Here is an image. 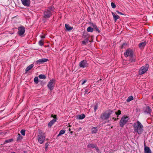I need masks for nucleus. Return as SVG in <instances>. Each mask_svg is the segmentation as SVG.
<instances>
[{
    "label": "nucleus",
    "mask_w": 153,
    "mask_h": 153,
    "mask_svg": "<svg viewBox=\"0 0 153 153\" xmlns=\"http://www.w3.org/2000/svg\"><path fill=\"white\" fill-rule=\"evenodd\" d=\"M133 127L135 132L139 134L142 133L143 130V126L139 121L134 123Z\"/></svg>",
    "instance_id": "f257e3e1"
},
{
    "label": "nucleus",
    "mask_w": 153,
    "mask_h": 153,
    "mask_svg": "<svg viewBox=\"0 0 153 153\" xmlns=\"http://www.w3.org/2000/svg\"><path fill=\"white\" fill-rule=\"evenodd\" d=\"M113 111L109 110L106 111L101 114L100 117L103 120H107L109 118L110 115L113 114Z\"/></svg>",
    "instance_id": "f03ea898"
},
{
    "label": "nucleus",
    "mask_w": 153,
    "mask_h": 153,
    "mask_svg": "<svg viewBox=\"0 0 153 153\" xmlns=\"http://www.w3.org/2000/svg\"><path fill=\"white\" fill-rule=\"evenodd\" d=\"M45 134L41 131H39L38 135V140L39 142L40 143H42L45 140Z\"/></svg>",
    "instance_id": "7ed1b4c3"
},
{
    "label": "nucleus",
    "mask_w": 153,
    "mask_h": 153,
    "mask_svg": "<svg viewBox=\"0 0 153 153\" xmlns=\"http://www.w3.org/2000/svg\"><path fill=\"white\" fill-rule=\"evenodd\" d=\"M128 120L127 116H124L122 117L120 122V125L123 127L124 125L128 122Z\"/></svg>",
    "instance_id": "20e7f679"
},
{
    "label": "nucleus",
    "mask_w": 153,
    "mask_h": 153,
    "mask_svg": "<svg viewBox=\"0 0 153 153\" xmlns=\"http://www.w3.org/2000/svg\"><path fill=\"white\" fill-rule=\"evenodd\" d=\"M149 68V65L146 64L144 66H142L139 71V74L142 75L145 73L147 71Z\"/></svg>",
    "instance_id": "39448f33"
},
{
    "label": "nucleus",
    "mask_w": 153,
    "mask_h": 153,
    "mask_svg": "<svg viewBox=\"0 0 153 153\" xmlns=\"http://www.w3.org/2000/svg\"><path fill=\"white\" fill-rule=\"evenodd\" d=\"M55 80L54 79H52L49 81L47 85L48 88L51 90L53 89L55 83Z\"/></svg>",
    "instance_id": "423d86ee"
},
{
    "label": "nucleus",
    "mask_w": 153,
    "mask_h": 153,
    "mask_svg": "<svg viewBox=\"0 0 153 153\" xmlns=\"http://www.w3.org/2000/svg\"><path fill=\"white\" fill-rule=\"evenodd\" d=\"M124 55L126 57L130 56L132 57L133 56V53L132 50L130 49H128L126 51V52L124 53Z\"/></svg>",
    "instance_id": "0eeeda50"
},
{
    "label": "nucleus",
    "mask_w": 153,
    "mask_h": 153,
    "mask_svg": "<svg viewBox=\"0 0 153 153\" xmlns=\"http://www.w3.org/2000/svg\"><path fill=\"white\" fill-rule=\"evenodd\" d=\"M51 117H53L54 119L51 120L48 124V126L50 127L56 121L57 119L56 118V115H53L52 114L51 115Z\"/></svg>",
    "instance_id": "6e6552de"
},
{
    "label": "nucleus",
    "mask_w": 153,
    "mask_h": 153,
    "mask_svg": "<svg viewBox=\"0 0 153 153\" xmlns=\"http://www.w3.org/2000/svg\"><path fill=\"white\" fill-rule=\"evenodd\" d=\"M52 11L53 10H51V11L47 10L45 11L44 13V17L49 18L52 15L51 11Z\"/></svg>",
    "instance_id": "1a4fd4ad"
},
{
    "label": "nucleus",
    "mask_w": 153,
    "mask_h": 153,
    "mask_svg": "<svg viewBox=\"0 0 153 153\" xmlns=\"http://www.w3.org/2000/svg\"><path fill=\"white\" fill-rule=\"evenodd\" d=\"M25 32V28L23 26H21L18 28V33L21 36L24 34Z\"/></svg>",
    "instance_id": "9d476101"
},
{
    "label": "nucleus",
    "mask_w": 153,
    "mask_h": 153,
    "mask_svg": "<svg viewBox=\"0 0 153 153\" xmlns=\"http://www.w3.org/2000/svg\"><path fill=\"white\" fill-rule=\"evenodd\" d=\"M22 3L23 5L29 7L30 5V0H21Z\"/></svg>",
    "instance_id": "9b49d317"
},
{
    "label": "nucleus",
    "mask_w": 153,
    "mask_h": 153,
    "mask_svg": "<svg viewBox=\"0 0 153 153\" xmlns=\"http://www.w3.org/2000/svg\"><path fill=\"white\" fill-rule=\"evenodd\" d=\"M88 64L85 60H83L79 62V65L80 67L85 68L87 66Z\"/></svg>",
    "instance_id": "f8f14e48"
},
{
    "label": "nucleus",
    "mask_w": 153,
    "mask_h": 153,
    "mask_svg": "<svg viewBox=\"0 0 153 153\" xmlns=\"http://www.w3.org/2000/svg\"><path fill=\"white\" fill-rule=\"evenodd\" d=\"M144 153H151V151L150 149L148 146L144 145Z\"/></svg>",
    "instance_id": "ddd939ff"
},
{
    "label": "nucleus",
    "mask_w": 153,
    "mask_h": 153,
    "mask_svg": "<svg viewBox=\"0 0 153 153\" xmlns=\"http://www.w3.org/2000/svg\"><path fill=\"white\" fill-rule=\"evenodd\" d=\"M48 60L47 59H40L36 61L37 64L41 63L43 62H47Z\"/></svg>",
    "instance_id": "4468645a"
},
{
    "label": "nucleus",
    "mask_w": 153,
    "mask_h": 153,
    "mask_svg": "<svg viewBox=\"0 0 153 153\" xmlns=\"http://www.w3.org/2000/svg\"><path fill=\"white\" fill-rule=\"evenodd\" d=\"M146 42H143L140 43L139 44V46L140 48L141 49H143L144 47L145 46Z\"/></svg>",
    "instance_id": "2eb2a0df"
},
{
    "label": "nucleus",
    "mask_w": 153,
    "mask_h": 153,
    "mask_svg": "<svg viewBox=\"0 0 153 153\" xmlns=\"http://www.w3.org/2000/svg\"><path fill=\"white\" fill-rule=\"evenodd\" d=\"M113 17L115 22L120 18V17L117 15H116L114 13H112Z\"/></svg>",
    "instance_id": "dca6fc26"
},
{
    "label": "nucleus",
    "mask_w": 153,
    "mask_h": 153,
    "mask_svg": "<svg viewBox=\"0 0 153 153\" xmlns=\"http://www.w3.org/2000/svg\"><path fill=\"white\" fill-rule=\"evenodd\" d=\"M65 27L66 29L68 31L72 30L73 28V27H71L69 25L67 24H65Z\"/></svg>",
    "instance_id": "f3484780"
},
{
    "label": "nucleus",
    "mask_w": 153,
    "mask_h": 153,
    "mask_svg": "<svg viewBox=\"0 0 153 153\" xmlns=\"http://www.w3.org/2000/svg\"><path fill=\"white\" fill-rule=\"evenodd\" d=\"M85 117V115L83 114H82L80 115H78L77 116V118L79 120H82L84 119Z\"/></svg>",
    "instance_id": "a211bd4d"
},
{
    "label": "nucleus",
    "mask_w": 153,
    "mask_h": 153,
    "mask_svg": "<svg viewBox=\"0 0 153 153\" xmlns=\"http://www.w3.org/2000/svg\"><path fill=\"white\" fill-rule=\"evenodd\" d=\"M33 67V64H31V65H29L28 67H27L25 69V71L26 72L29 71Z\"/></svg>",
    "instance_id": "6ab92c4d"
},
{
    "label": "nucleus",
    "mask_w": 153,
    "mask_h": 153,
    "mask_svg": "<svg viewBox=\"0 0 153 153\" xmlns=\"http://www.w3.org/2000/svg\"><path fill=\"white\" fill-rule=\"evenodd\" d=\"M93 27V29L96 30V31H98V32H100V30L97 28V27L94 24H92L91 25Z\"/></svg>",
    "instance_id": "aec40b11"
},
{
    "label": "nucleus",
    "mask_w": 153,
    "mask_h": 153,
    "mask_svg": "<svg viewBox=\"0 0 153 153\" xmlns=\"http://www.w3.org/2000/svg\"><path fill=\"white\" fill-rule=\"evenodd\" d=\"M87 30L88 32H92L93 30V28L91 27H89L87 28Z\"/></svg>",
    "instance_id": "412c9836"
},
{
    "label": "nucleus",
    "mask_w": 153,
    "mask_h": 153,
    "mask_svg": "<svg viewBox=\"0 0 153 153\" xmlns=\"http://www.w3.org/2000/svg\"><path fill=\"white\" fill-rule=\"evenodd\" d=\"M18 136L17 139V141H20L22 140L23 139V137L20 134H18Z\"/></svg>",
    "instance_id": "4be33fe9"
},
{
    "label": "nucleus",
    "mask_w": 153,
    "mask_h": 153,
    "mask_svg": "<svg viewBox=\"0 0 153 153\" xmlns=\"http://www.w3.org/2000/svg\"><path fill=\"white\" fill-rule=\"evenodd\" d=\"M121 112L120 110H118L117 112H115L113 111V114H114L115 115H119L121 114Z\"/></svg>",
    "instance_id": "5701e85b"
},
{
    "label": "nucleus",
    "mask_w": 153,
    "mask_h": 153,
    "mask_svg": "<svg viewBox=\"0 0 153 153\" xmlns=\"http://www.w3.org/2000/svg\"><path fill=\"white\" fill-rule=\"evenodd\" d=\"M133 98L132 96H130L128 97V99H127V101L128 102H129L131 100H133Z\"/></svg>",
    "instance_id": "b1692460"
},
{
    "label": "nucleus",
    "mask_w": 153,
    "mask_h": 153,
    "mask_svg": "<svg viewBox=\"0 0 153 153\" xmlns=\"http://www.w3.org/2000/svg\"><path fill=\"white\" fill-rule=\"evenodd\" d=\"M39 78L41 79H45L46 78V76L44 75L41 74L39 75Z\"/></svg>",
    "instance_id": "393cba45"
},
{
    "label": "nucleus",
    "mask_w": 153,
    "mask_h": 153,
    "mask_svg": "<svg viewBox=\"0 0 153 153\" xmlns=\"http://www.w3.org/2000/svg\"><path fill=\"white\" fill-rule=\"evenodd\" d=\"M88 147L90 148L95 147V145L94 144H90L88 145Z\"/></svg>",
    "instance_id": "a878e982"
},
{
    "label": "nucleus",
    "mask_w": 153,
    "mask_h": 153,
    "mask_svg": "<svg viewBox=\"0 0 153 153\" xmlns=\"http://www.w3.org/2000/svg\"><path fill=\"white\" fill-rule=\"evenodd\" d=\"M97 131V129L95 128H93L92 129V132L93 133H96Z\"/></svg>",
    "instance_id": "bb28decb"
},
{
    "label": "nucleus",
    "mask_w": 153,
    "mask_h": 153,
    "mask_svg": "<svg viewBox=\"0 0 153 153\" xmlns=\"http://www.w3.org/2000/svg\"><path fill=\"white\" fill-rule=\"evenodd\" d=\"M65 131L63 130H61V131H60L59 134L58 135V136H59L60 135H61L64 134L65 133Z\"/></svg>",
    "instance_id": "cd10ccee"
},
{
    "label": "nucleus",
    "mask_w": 153,
    "mask_h": 153,
    "mask_svg": "<svg viewBox=\"0 0 153 153\" xmlns=\"http://www.w3.org/2000/svg\"><path fill=\"white\" fill-rule=\"evenodd\" d=\"M34 82L36 83V84H37L38 82V78L37 77H35L34 78Z\"/></svg>",
    "instance_id": "c85d7f7f"
},
{
    "label": "nucleus",
    "mask_w": 153,
    "mask_h": 153,
    "mask_svg": "<svg viewBox=\"0 0 153 153\" xmlns=\"http://www.w3.org/2000/svg\"><path fill=\"white\" fill-rule=\"evenodd\" d=\"M21 133L22 135L25 136V130L22 129L21 131Z\"/></svg>",
    "instance_id": "c756f323"
},
{
    "label": "nucleus",
    "mask_w": 153,
    "mask_h": 153,
    "mask_svg": "<svg viewBox=\"0 0 153 153\" xmlns=\"http://www.w3.org/2000/svg\"><path fill=\"white\" fill-rule=\"evenodd\" d=\"M111 5L112 7L113 8H115L116 7V6L115 4L113 2L111 3Z\"/></svg>",
    "instance_id": "7c9ffc66"
},
{
    "label": "nucleus",
    "mask_w": 153,
    "mask_h": 153,
    "mask_svg": "<svg viewBox=\"0 0 153 153\" xmlns=\"http://www.w3.org/2000/svg\"><path fill=\"white\" fill-rule=\"evenodd\" d=\"M39 44L40 46H42L43 45V41L41 40H40L39 42Z\"/></svg>",
    "instance_id": "2f4dec72"
},
{
    "label": "nucleus",
    "mask_w": 153,
    "mask_h": 153,
    "mask_svg": "<svg viewBox=\"0 0 153 153\" xmlns=\"http://www.w3.org/2000/svg\"><path fill=\"white\" fill-rule=\"evenodd\" d=\"M13 141V139H10L5 141V142L6 143H9L11 142H12Z\"/></svg>",
    "instance_id": "473e14b6"
},
{
    "label": "nucleus",
    "mask_w": 153,
    "mask_h": 153,
    "mask_svg": "<svg viewBox=\"0 0 153 153\" xmlns=\"http://www.w3.org/2000/svg\"><path fill=\"white\" fill-rule=\"evenodd\" d=\"M97 108H98V106L97 105H95L94 106V109L95 112L96 111L97 109Z\"/></svg>",
    "instance_id": "72a5a7b5"
},
{
    "label": "nucleus",
    "mask_w": 153,
    "mask_h": 153,
    "mask_svg": "<svg viewBox=\"0 0 153 153\" xmlns=\"http://www.w3.org/2000/svg\"><path fill=\"white\" fill-rule=\"evenodd\" d=\"M116 12L118 14H120V15H123V14L122 13L118 11H117Z\"/></svg>",
    "instance_id": "f704fd0d"
},
{
    "label": "nucleus",
    "mask_w": 153,
    "mask_h": 153,
    "mask_svg": "<svg viewBox=\"0 0 153 153\" xmlns=\"http://www.w3.org/2000/svg\"><path fill=\"white\" fill-rule=\"evenodd\" d=\"M87 42V40L86 41H83L82 42V43L83 44H85L86 42Z\"/></svg>",
    "instance_id": "c9c22d12"
},
{
    "label": "nucleus",
    "mask_w": 153,
    "mask_h": 153,
    "mask_svg": "<svg viewBox=\"0 0 153 153\" xmlns=\"http://www.w3.org/2000/svg\"><path fill=\"white\" fill-rule=\"evenodd\" d=\"M86 82V80H84V81H83V82L82 83V85H83L84 84H85Z\"/></svg>",
    "instance_id": "e433bc0d"
},
{
    "label": "nucleus",
    "mask_w": 153,
    "mask_h": 153,
    "mask_svg": "<svg viewBox=\"0 0 153 153\" xmlns=\"http://www.w3.org/2000/svg\"><path fill=\"white\" fill-rule=\"evenodd\" d=\"M48 147V145H47V144L46 143L45 144V150H46L47 149Z\"/></svg>",
    "instance_id": "4c0bfd02"
},
{
    "label": "nucleus",
    "mask_w": 153,
    "mask_h": 153,
    "mask_svg": "<svg viewBox=\"0 0 153 153\" xmlns=\"http://www.w3.org/2000/svg\"><path fill=\"white\" fill-rule=\"evenodd\" d=\"M85 93H87L88 92V90L86 89L85 90Z\"/></svg>",
    "instance_id": "58836bf2"
},
{
    "label": "nucleus",
    "mask_w": 153,
    "mask_h": 153,
    "mask_svg": "<svg viewBox=\"0 0 153 153\" xmlns=\"http://www.w3.org/2000/svg\"><path fill=\"white\" fill-rule=\"evenodd\" d=\"M95 149H96V150H97V151H98V148H97V147H95Z\"/></svg>",
    "instance_id": "ea45409f"
},
{
    "label": "nucleus",
    "mask_w": 153,
    "mask_h": 153,
    "mask_svg": "<svg viewBox=\"0 0 153 153\" xmlns=\"http://www.w3.org/2000/svg\"><path fill=\"white\" fill-rule=\"evenodd\" d=\"M40 37L41 38H44L45 37V36H40Z\"/></svg>",
    "instance_id": "a19ab883"
},
{
    "label": "nucleus",
    "mask_w": 153,
    "mask_h": 153,
    "mask_svg": "<svg viewBox=\"0 0 153 153\" xmlns=\"http://www.w3.org/2000/svg\"><path fill=\"white\" fill-rule=\"evenodd\" d=\"M125 45V44H123V45H122V47L123 48V46Z\"/></svg>",
    "instance_id": "79ce46f5"
},
{
    "label": "nucleus",
    "mask_w": 153,
    "mask_h": 153,
    "mask_svg": "<svg viewBox=\"0 0 153 153\" xmlns=\"http://www.w3.org/2000/svg\"><path fill=\"white\" fill-rule=\"evenodd\" d=\"M113 119H114L115 120H116V118H114V117L113 118Z\"/></svg>",
    "instance_id": "37998d69"
},
{
    "label": "nucleus",
    "mask_w": 153,
    "mask_h": 153,
    "mask_svg": "<svg viewBox=\"0 0 153 153\" xmlns=\"http://www.w3.org/2000/svg\"><path fill=\"white\" fill-rule=\"evenodd\" d=\"M69 131H71V129H70V128H69Z\"/></svg>",
    "instance_id": "c03bdc74"
},
{
    "label": "nucleus",
    "mask_w": 153,
    "mask_h": 153,
    "mask_svg": "<svg viewBox=\"0 0 153 153\" xmlns=\"http://www.w3.org/2000/svg\"><path fill=\"white\" fill-rule=\"evenodd\" d=\"M152 99L153 100V96H152Z\"/></svg>",
    "instance_id": "a18cd8bd"
},
{
    "label": "nucleus",
    "mask_w": 153,
    "mask_h": 153,
    "mask_svg": "<svg viewBox=\"0 0 153 153\" xmlns=\"http://www.w3.org/2000/svg\"><path fill=\"white\" fill-rule=\"evenodd\" d=\"M71 126L70 125H69V127H70Z\"/></svg>",
    "instance_id": "49530a36"
},
{
    "label": "nucleus",
    "mask_w": 153,
    "mask_h": 153,
    "mask_svg": "<svg viewBox=\"0 0 153 153\" xmlns=\"http://www.w3.org/2000/svg\"><path fill=\"white\" fill-rule=\"evenodd\" d=\"M71 133H72L73 132L72 131H71Z\"/></svg>",
    "instance_id": "de8ad7c7"
},
{
    "label": "nucleus",
    "mask_w": 153,
    "mask_h": 153,
    "mask_svg": "<svg viewBox=\"0 0 153 153\" xmlns=\"http://www.w3.org/2000/svg\"><path fill=\"white\" fill-rule=\"evenodd\" d=\"M17 1H18V0H17Z\"/></svg>",
    "instance_id": "09e8293b"
}]
</instances>
